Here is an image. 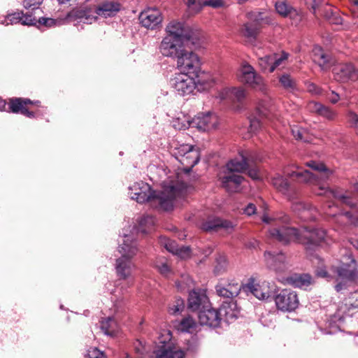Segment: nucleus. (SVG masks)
Returning <instances> with one entry per match:
<instances>
[{
	"mask_svg": "<svg viewBox=\"0 0 358 358\" xmlns=\"http://www.w3.org/2000/svg\"><path fill=\"white\" fill-rule=\"evenodd\" d=\"M183 189L179 185H169L161 192L153 190L143 181L136 182L129 188V195L138 203L150 202L151 206L169 211L173 208L174 200L182 195Z\"/></svg>",
	"mask_w": 358,
	"mask_h": 358,
	"instance_id": "1",
	"label": "nucleus"
},
{
	"mask_svg": "<svg viewBox=\"0 0 358 358\" xmlns=\"http://www.w3.org/2000/svg\"><path fill=\"white\" fill-rule=\"evenodd\" d=\"M271 220H274L275 227L268 230L269 236L283 245H288L292 242L300 243L301 241V228L297 229L287 225L289 217L285 214L271 218L267 215L262 217V221L264 223L269 224Z\"/></svg>",
	"mask_w": 358,
	"mask_h": 358,
	"instance_id": "2",
	"label": "nucleus"
},
{
	"mask_svg": "<svg viewBox=\"0 0 358 358\" xmlns=\"http://www.w3.org/2000/svg\"><path fill=\"white\" fill-rule=\"evenodd\" d=\"M123 243L119 245L118 252L121 255L116 259L115 269L120 279L126 280L131 275L135 264L132 259L138 252V244L127 235H124Z\"/></svg>",
	"mask_w": 358,
	"mask_h": 358,
	"instance_id": "3",
	"label": "nucleus"
},
{
	"mask_svg": "<svg viewBox=\"0 0 358 358\" xmlns=\"http://www.w3.org/2000/svg\"><path fill=\"white\" fill-rule=\"evenodd\" d=\"M166 36H171L182 42L189 43L192 48L198 50L202 47L203 36L201 33L185 24L177 20L171 21L166 27Z\"/></svg>",
	"mask_w": 358,
	"mask_h": 358,
	"instance_id": "4",
	"label": "nucleus"
},
{
	"mask_svg": "<svg viewBox=\"0 0 358 358\" xmlns=\"http://www.w3.org/2000/svg\"><path fill=\"white\" fill-rule=\"evenodd\" d=\"M248 21L244 22L240 28L241 35L249 42H255L263 25L273 24V17L262 11H250L245 15Z\"/></svg>",
	"mask_w": 358,
	"mask_h": 358,
	"instance_id": "5",
	"label": "nucleus"
},
{
	"mask_svg": "<svg viewBox=\"0 0 358 358\" xmlns=\"http://www.w3.org/2000/svg\"><path fill=\"white\" fill-rule=\"evenodd\" d=\"M306 166L310 167L313 171H317V173H313L308 170L292 171L291 172L284 171L286 177L289 178H296L300 182L313 183L317 182L319 179L327 180L332 175L333 172L328 169L323 163L317 162L315 161H310L306 163Z\"/></svg>",
	"mask_w": 358,
	"mask_h": 358,
	"instance_id": "6",
	"label": "nucleus"
},
{
	"mask_svg": "<svg viewBox=\"0 0 358 358\" xmlns=\"http://www.w3.org/2000/svg\"><path fill=\"white\" fill-rule=\"evenodd\" d=\"M196 78L195 76L180 72L171 78L170 85L178 95L188 96L194 94L196 88L200 91L199 85H203Z\"/></svg>",
	"mask_w": 358,
	"mask_h": 358,
	"instance_id": "7",
	"label": "nucleus"
},
{
	"mask_svg": "<svg viewBox=\"0 0 358 358\" xmlns=\"http://www.w3.org/2000/svg\"><path fill=\"white\" fill-rule=\"evenodd\" d=\"M238 78L241 83L248 85L254 90L264 94L267 93L268 87L264 78L258 74L255 69L249 64H243L238 73Z\"/></svg>",
	"mask_w": 358,
	"mask_h": 358,
	"instance_id": "8",
	"label": "nucleus"
},
{
	"mask_svg": "<svg viewBox=\"0 0 358 358\" xmlns=\"http://www.w3.org/2000/svg\"><path fill=\"white\" fill-rule=\"evenodd\" d=\"M326 231L322 229L307 227L301 228V241L300 243L305 246L307 253L313 255L316 248L323 243L327 242Z\"/></svg>",
	"mask_w": 358,
	"mask_h": 358,
	"instance_id": "9",
	"label": "nucleus"
},
{
	"mask_svg": "<svg viewBox=\"0 0 358 358\" xmlns=\"http://www.w3.org/2000/svg\"><path fill=\"white\" fill-rule=\"evenodd\" d=\"M176 65L180 72L199 76L201 71V62L197 54L193 51L185 49L180 52L176 58Z\"/></svg>",
	"mask_w": 358,
	"mask_h": 358,
	"instance_id": "10",
	"label": "nucleus"
},
{
	"mask_svg": "<svg viewBox=\"0 0 358 358\" xmlns=\"http://www.w3.org/2000/svg\"><path fill=\"white\" fill-rule=\"evenodd\" d=\"M274 109L272 100L270 98L266 97L259 101L256 110L258 117H250L249 131L252 134L256 133L262 127L260 118L270 119Z\"/></svg>",
	"mask_w": 358,
	"mask_h": 358,
	"instance_id": "11",
	"label": "nucleus"
},
{
	"mask_svg": "<svg viewBox=\"0 0 358 358\" xmlns=\"http://www.w3.org/2000/svg\"><path fill=\"white\" fill-rule=\"evenodd\" d=\"M274 301L278 310L292 312L299 306V299L295 292L285 289L275 295Z\"/></svg>",
	"mask_w": 358,
	"mask_h": 358,
	"instance_id": "12",
	"label": "nucleus"
},
{
	"mask_svg": "<svg viewBox=\"0 0 358 358\" xmlns=\"http://www.w3.org/2000/svg\"><path fill=\"white\" fill-rule=\"evenodd\" d=\"M141 24L148 29H157L162 25L163 15L156 7L147 8L141 12L139 17Z\"/></svg>",
	"mask_w": 358,
	"mask_h": 358,
	"instance_id": "13",
	"label": "nucleus"
},
{
	"mask_svg": "<svg viewBox=\"0 0 358 358\" xmlns=\"http://www.w3.org/2000/svg\"><path fill=\"white\" fill-rule=\"evenodd\" d=\"M242 287V285L234 279H222L215 285V289L219 296L233 299L239 294Z\"/></svg>",
	"mask_w": 358,
	"mask_h": 358,
	"instance_id": "14",
	"label": "nucleus"
},
{
	"mask_svg": "<svg viewBox=\"0 0 358 358\" xmlns=\"http://www.w3.org/2000/svg\"><path fill=\"white\" fill-rule=\"evenodd\" d=\"M345 262L336 268V273L339 278L342 280H358V265L356 260L352 255L345 257Z\"/></svg>",
	"mask_w": 358,
	"mask_h": 358,
	"instance_id": "15",
	"label": "nucleus"
},
{
	"mask_svg": "<svg viewBox=\"0 0 358 358\" xmlns=\"http://www.w3.org/2000/svg\"><path fill=\"white\" fill-rule=\"evenodd\" d=\"M180 41L171 36H165L159 46V52L166 57L176 59L183 50Z\"/></svg>",
	"mask_w": 358,
	"mask_h": 358,
	"instance_id": "16",
	"label": "nucleus"
},
{
	"mask_svg": "<svg viewBox=\"0 0 358 358\" xmlns=\"http://www.w3.org/2000/svg\"><path fill=\"white\" fill-rule=\"evenodd\" d=\"M216 116L210 112L199 114L192 121L188 122V126L184 127H195L201 131H207L214 129L217 125Z\"/></svg>",
	"mask_w": 358,
	"mask_h": 358,
	"instance_id": "17",
	"label": "nucleus"
},
{
	"mask_svg": "<svg viewBox=\"0 0 358 358\" xmlns=\"http://www.w3.org/2000/svg\"><path fill=\"white\" fill-rule=\"evenodd\" d=\"M210 301L206 294V291L202 289H193L189 293L188 308L192 311H200L201 310L210 307Z\"/></svg>",
	"mask_w": 358,
	"mask_h": 358,
	"instance_id": "18",
	"label": "nucleus"
},
{
	"mask_svg": "<svg viewBox=\"0 0 358 358\" xmlns=\"http://www.w3.org/2000/svg\"><path fill=\"white\" fill-rule=\"evenodd\" d=\"M334 77L340 83L356 80L358 78V70L350 63L340 64L333 69Z\"/></svg>",
	"mask_w": 358,
	"mask_h": 358,
	"instance_id": "19",
	"label": "nucleus"
},
{
	"mask_svg": "<svg viewBox=\"0 0 358 358\" xmlns=\"http://www.w3.org/2000/svg\"><path fill=\"white\" fill-rule=\"evenodd\" d=\"M198 318L201 326L211 328L218 327L221 322L219 311L213 308L210 304L209 308H203L198 312Z\"/></svg>",
	"mask_w": 358,
	"mask_h": 358,
	"instance_id": "20",
	"label": "nucleus"
},
{
	"mask_svg": "<svg viewBox=\"0 0 358 358\" xmlns=\"http://www.w3.org/2000/svg\"><path fill=\"white\" fill-rule=\"evenodd\" d=\"M33 103L38 106L40 101L33 102L29 99L15 98L10 100L9 108L13 113H20L28 117L32 118L35 117V113L29 111L25 108V106Z\"/></svg>",
	"mask_w": 358,
	"mask_h": 358,
	"instance_id": "21",
	"label": "nucleus"
},
{
	"mask_svg": "<svg viewBox=\"0 0 358 358\" xmlns=\"http://www.w3.org/2000/svg\"><path fill=\"white\" fill-rule=\"evenodd\" d=\"M121 9V4L117 1H104L95 8V13L103 18L115 16Z\"/></svg>",
	"mask_w": 358,
	"mask_h": 358,
	"instance_id": "22",
	"label": "nucleus"
},
{
	"mask_svg": "<svg viewBox=\"0 0 358 358\" xmlns=\"http://www.w3.org/2000/svg\"><path fill=\"white\" fill-rule=\"evenodd\" d=\"M220 228L227 230H232L234 225L231 222L226 220H222L217 217H210L201 224V229L207 232L217 231Z\"/></svg>",
	"mask_w": 358,
	"mask_h": 358,
	"instance_id": "23",
	"label": "nucleus"
},
{
	"mask_svg": "<svg viewBox=\"0 0 358 358\" xmlns=\"http://www.w3.org/2000/svg\"><path fill=\"white\" fill-rule=\"evenodd\" d=\"M243 177L236 173H229L221 178V183L223 188L229 193L236 192L238 190Z\"/></svg>",
	"mask_w": 358,
	"mask_h": 358,
	"instance_id": "24",
	"label": "nucleus"
},
{
	"mask_svg": "<svg viewBox=\"0 0 358 358\" xmlns=\"http://www.w3.org/2000/svg\"><path fill=\"white\" fill-rule=\"evenodd\" d=\"M267 266L275 271H278L282 268L285 262V255L282 252L273 253L269 251H266L264 254Z\"/></svg>",
	"mask_w": 358,
	"mask_h": 358,
	"instance_id": "25",
	"label": "nucleus"
},
{
	"mask_svg": "<svg viewBox=\"0 0 358 358\" xmlns=\"http://www.w3.org/2000/svg\"><path fill=\"white\" fill-rule=\"evenodd\" d=\"M287 281L292 286L305 290L313 283V279L308 273L293 274L287 278Z\"/></svg>",
	"mask_w": 358,
	"mask_h": 358,
	"instance_id": "26",
	"label": "nucleus"
},
{
	"mask_svg": "<svg viewBox=\"0 0 358 358\" xmlns=\"http://www.w3.org/2000/svg\"><path fill=\"white\" fill-rule=\"evenodd\" d=\"M308 108L311 112L315 113L329 120H333L336 117L335 111L319 102L310 101L308 103Z\"/></svg>",
	"mask_w": 358,
	"mask_h": 358,
	"instance_id": "27",
	"label": "nucleus"
},
{
	"mask_svg": "<svg viewBox=\"0 0 358 358\" xmlns=\"http://www.w3.org/2000/svg\"><path fill=\"white\" fill-rule=\"evenodd\" d=\"M226 166L229 173H235L236 172L242 173L247 170L248 164L246 157L242 153H240L239 158L231 159Z\"/></svg>",
	"mask_w": 358,
	"mask_h": 358,
	"instance_id": "28",
	"label": "nucleus"
},
{
	"mask_svg": "<svg viewBox=\"0 0 358 358\" xmlns=\"http://www.w3.org/2000/svg\"><path fill=\"white\" fill-rule=\"evenodd\" d=\"M271 182L273 187L279 192L285 195L289 194L291 184L286 177L276 173L271 178Z\"/></svg>",
	"mask_w": 358,
	"mask_h": 358,
	"instance_id": "29",
	"label": "nucleus"
},
{
	"mask_svg": "<svg viewBox=\"0 0 358 358\" xmlns=\"http://www.w3.org/2000/svg\"><path fill=\"white\" fill-rule=\"evenodd\" d=\"M320 192L317 193L319 195L329 194L333 196L335 199H338L341 203L346 204L350 208H355L357 206L356 203L354 202L349 196L340 193L338 191L332 190L327 187H320Z\"/></svg>",
	"mask_w": 358,
	"mask_h": 358,
	"instance_id": "30",
	"label": "nucleus"
},
{
	"mask_svg": "<svg viewBox=\"0 0 358 358\" xmlns=\"http://www.w3.org/2000/svg\"><path fill=\"white\" fill-rule=\"evenodd\" d=\"M74 17L78 20V22L84 24H92L96 22L98 18V15H96L95 10L93 11L89 8H80L76 10Z\"/></svg>",
	"mask_w": 358,
	"mask_h": 358,
	"instance_id": "31",
	"label": "nucleus"
},
{
	"mask_svg": "<svg viewBox=\"0 0 358 358\" xmlns=\"http://www.w3.org/2000/svg\"><path fill=\"white\" fill-rule=\"evenodd\" d=\"M313 61L317 63L322 71H325L329 66L331 57L325 54L320 46H315L313 50Z\"/></svg>",
	"mask_w": 358,
	"mask_h": 358,
	"instance_id": "32",
	"label": "nucleus"
},
{
	"mask_svg": "<svg viewBox=\"0 0 358 358\" xmlns=\"http://www.w3.org/2000/svg\"><path fill=\"white\" fill-rule=\"evenodd\" d=\"M243 288L260 300H268L271 297V292L268 290L263 291L259 285L254 283L252 279H250Z\"/></svg>",
	"mask_w": 358,
	"mask_h": 358,
	"instance_id": "33",
	"label": "nucleus"
},
{
	"mask_svg": "<svg viewBox=\"0 0 358 358\" xmlns=\"http://www.w3.org/2000/svg\"><path fill=\"white\" fill-rule=\"evenodd\" d=\"M156 223V219L151 215H144L138 221L137 231L143 234H146L154 230Z\"/></svg>",
	"mask_w": 358,
	"mask_h": 358,
	"instance_id": "34",
	"label": "nucleus"
},
{
	"mask_svg": "<svg viewBox=\"0 0 358 358\" xmlns=\"http://www.w3.org/2000/svg\"><path fill=\"white\" fill-rule=\"evenodd\" d=\"M155 353V358H185V352L182 350H173L170 347L159 349Z\"/></svg>",
	"mask_w": 358,
	"mask_h": 358,
	"instance_id": "35",
	"label": "nucleus"
},
{
	"mask_svg": "<svg viewBox=\"0 0 358 358\" xmlns=\"http://www.w3.org/2000/svg\"><path fill=\"white\" fill-rule=\"evenodd\" d=\"M178 155L180 157H184L186 155H191L192 157H196L195 161L193 162V164H197L199 162V155L198 151L194 148V147L192 145L189 144H183L178 148Z\"/></svg>",
	"mask_w": 358,
	"mask_h": 358,
	"instance_id": "36",
	"label": "nucleus"
},
{
	"mask_svg": "<svg viewBox=\"0 0 358 358\" xmlns=\"http://www.w3.org/2000/svg\"><path fill=\"white\" fill-rule=\"evenodd\" d=\"M115 328L116 322L112 317H108L101 321V329L106 335H114Z\"/></svg>",
	"mask_w": 358,
	"mask_h": 358,
	"instance_id": "37",
	"label": "nucleus"
},
{
	"mask_svg": "<svg viewBox=\"0 0 358 358\" xmlns=\"http://www.w3.org/2000/svg\"><path fill=\"white\" fill-rule=\"evenodd\" d=\"M279 82L282 87L289 92L294 91L296 88V83L290 75L285 73L279 78Z\"/></svg>",
	"mask_w": 358,
	"mask_h": 358,
	"instance_id": "38",
	"label": "nucleus"
},
{
	"mask_svg": "<svg viewBox=\"0 0 358 358\" xmlns=\"http://www.w3.org/2000/svg\"><path fill=\"white\" fill-rule=\"evenodd\" d=\"M22 17V11L8 13L6 16L3 17L1 24L8 26L9 24L20 23Z\"/></svg>",
	"mask_w": 358,
	"mask_h": 358,
	"instance_id": "39",
	"label": "nucleus"
},
{
	"mask_svg": "<svg viewBox=\"0 0 358 358\" xmlns=\"http://www.w3.org/2000/svg\"><path fill=\"white\" fill-rule=\"evenodd\" d=\"M195 322L190 317L182 319L178 326V329L182 332H191V329L195 327Z\"/></svg>",
	"mask_w": 358,
	"mask_h": 358,
	"instance_id": "40",
	"label": "nucleus"
},
{
	"mask_svg": "<svg viewBox=\"0 0 358 358\" xmlns=\"http://www.w3.org/2000/svg\"><path fill=\"white\" fill-rule=\"evenodd\" d=\"M292 133L296 140L303 142L310 141L307 131L303 128L295 126L292 129Z\"/></svg>",
	"mask_w": 358,
	"mask_h": 358,
	"instance_id": "41",
	"label": "nucleus"
},
{
	"mask_svg": "<svg viewBox=\"0 0 358 358\" xmlns=\"http://www.w3.org/2000/svg\"><path fill=\"white\" fill-rule=\"evenodd\" d=\"M155 268L164 276L169 277L172 273V271L167 262L163 259L157 260L155 262Z\"/></svg>",
	"mask_w": 358,
	"mask_h": 358,
	"instance_id": "42",
	"label": "nucleus"
},
{
	"mask_svg": "<svg viewBox=\"0 0 358 358\" xmlns=\"http://www.w3.org/2000/svg\"><path fill=\"white\" fill-rule=\"evenodd\" d=\"M317 212L315 207L310 204L303 213L299 216L304 221L314 220L316 218Z\"/></svg>",
	"mask_w": 358,
	"mask_h": 358,
	"instance_id": "43",
	"label": "nucleus"
},
{
	"mask_svg": "<svg viewBox=\"0 0 358 358\" xmlns=\"http://www.w3.org/2000/svg\"><path fill=\"white\" fill-rule=\"evenodd\" d=\"M271 56L273 57V61H272V66L270 67V73L273 72L277 67H278L282 62L287 59L289 57V54L282 52V55L280 57H278L277 54L271 55Z\"/></svg>",
	"mask_w": 358,
	"mask_h": 358,
	"instance_id": "44",
	"label": "nucleus"
},
{
	"mask_svg": "<svg viewBox=\"0 0 358 358\" xmlns=\"http://www.w3.org/2000/svg\"><path fill=\"white\" fill-rule=\"evenodd\" d=\"M275 8L278 14L283 17H287V15H289V10H291L293 7L285 1H277L275 3Z\"/></svg>",
	"mask_w": 358,
	"mask_h": 358,
	"instance_id": "45",
	"label": "nucleus"
},
{
	"mask_svg": "<svg viewBox=\"0 0 358 358\" xmlns=\"http://www.w3.org/2000/svg\"><path fill=\"white\" fill-rule=\"evenodd\" d=\"M272 61H273V57L270 55H266L259 59V65L262 71H268L270 73V67L272 66Z\"/></svg>",
	"mask_w": 358,
	"mask_h": 358,
	"instance_id": "46",
	"label": "nucleus"
},
{
	"mask_svg": "<svg viewBox=\"0 0 358 358\" xmlns=\"http://www.w3.org/2000/svg\"><path fill=\"white\" fill-rule=\"evenodd\" d=\"M183 1L189 10L196 13L203 8V2L199 0H183Z\"/></svg>",
	"mask_w": 358,
	"mask_h": 358,
	"instance_id": "47",
	"label": "nucleus"
},
{
	"mask_svg": "<svg viewBox=\"0 0 358 358\" xmlns=\"http://www.w3.org/2000/svg\"><path fill=\"white\" fill-rule=\"evenodd\" d=\"M287 17H289L292 20V24L297 26L303 19V13L292 8L291 10H289V15H287Z\"/></svg>",
	"mask_w": 358,
	"mask_h": 358,
	"instance_id": "48",
	"label": "nucleus"
},
{
	"mask_svg": "<svg viewBox=\"0 0 358 358\" xmlns=\"http://www.w3.org/2000/svg\"><path fill=\"white\" fill-rule=\"evenodd\" d=\"M230 93L239 102L243 101L246 96V91L243 87H233L230 89Z\"/></svg>",
	"mask_w": 358,
	"mask_h": 358,
	"instance_id": "49",
	"label": "nucleus"
},
{
	"mask_svg": "<svg viewBox=\"0 0 358 358\" xmlns=\"http://www.w3.org/2000/svg\"><path fill=\"white\" fill-rule=\"evenodd\" d=\"M162 243L164 245L165 248L171 253L175 255L179 245L174 241L164 238Z\"/></svg>",
	"mask_w": 358,
	"mask_h": 358,
	"instance_id": "50",
	"label": "nucleus"
},
{
	"mask_svg": "<svg viewBox=\"0 0 358 358\" xmlns=\"http://www.w3.org/2000/svg\"><path fill=\"white\" fill-rule=\"evenodd\" d=\"M191 250L188 246H179L175 255H177L180 259H187L190 257Z\"/></svg>",
	"mask_w": 358,
	"mask_h": 358,
	"instance_id": "51",
	"label": "nucleus"
},
{
	"mask_svg": "<svg viewBox=\"0 0 358 358\" xmlns=\"http://www.w3.org/2000/svg\"><path fill=\"white\" fill-rule=\"evenodd\" d=\"M331 15H327V21L333 24H341L343 23V18L338 13V10H336V13H331Z\"/></svg>",
	"mask_w": 358,
	"mask_h": 358,
	"instance_id": "52",
	"label": "nucleus"
},
{
	"mask_svg": "<svg viewBox=\"0 0 358 358\" xmlns=\"http://www.w3.org/2000/svg\"><path fill=\"white\" fill-rule=\"evenodd\" d=\"M43 1V0H24L23 6L26 9L36 10Z\"/></svg>",
	"mask_w": 358,
	"mask_h": 358,
	"instance_id": "53",
	"label": "nucleus"
},
{
	"mask_svg": "<svg viewBox=\"0 0 358 358\" xmlns=\"http://www.w3.org/2000/svg\"><path fill=\"white\" fill-rule=\"evenodd\" d=\"M309 205L310 203H305L303 201H297L292 204V209L298 213L299 216H300Z\"/></svg>",
	"mask_w": 358,
	"mask_h": 358,
	"instance_id": "54",
	"label": "nucleus"
},
{
	"mask_svg": "<svg viewBox=\"0 0 358 358\" xmlns=\"http://www.w3.org/2000/svg\"><path fill=\"white\" fill-rule=\"evenodd\" d=\"M37 22L36 17H33L32 15L24 14L22 12V17L21 18L20 23L23 25H34Z\"/></svg>",
	"mask_w": 358,
	"mask_h": 358,
	"instance_id": "55",
	"label": "nucleus"
},
{
	"mask_svg": "<svg viewBox=\"0 0 358 358\" xmlns=\"http://www.w3.org/2000/svg\"><path fill=\"white\" fill-rule=\"evenodd\" d=\"M38 22L40 25H43L47 27H52L57 24V20L50 17H40Z\"/></svg>",
	"mask_w": 358,
	"mask_h": 358,
	"instance_id": "56",
	"label": "nucleus"
},
{
	"mask_svg": "<svg viewBox=\"0 0 358 358\" xmlns=\"http://www.w3.org/2000/svg\"><path fill=\"white\" fill-rule=\"evenodd\" d=\"M203 6H210L214 8H218L224 6V2L222 0H206L203 1Z\"/></svg>",
	"mask_w": 358,
	"mask_h": 358,
	"instance_id": "57",
	"label": "nucleus"
},
{
	"mask_svg": "<svg viewBox=\"0 0 358 358\" xmlns=\"http://www.w3.org/2000/svg\"><path fill=\"white\" fill-rule=\"evenodd\" d=\"M87 358H103V354L96 348H92L87 350Z\"/></svg>",
	"mask_w": 358,
	"mask_h": 358,
	"instance_id": "58",
	"label": "nucleus"
},
{
	"mask_svg": "<svg viewBox=\"0 0 358 358\" xmlns=\"http://www.w3.org/2000/svg\"><path fill=\"white\" fill-rule=\"evenodd\" d=\"M183 308V301L178 299L176 301V305L169 307V312L170 314L175 315L180 313Z\"/></svg>",
	"mask_w": 358,
	"mask_h": 358,
	"instance_id": "59",
	"label": "nucleus"
},
{
	"mask_svg": "<svg viewBox=\"0 0 358 358\" xmlns=\"http://www.w3.org/2000/svg\"><path fill=\"white\" fill-rule=\"evenodd\" d=\"M348 122L358 131V115L352 111L348 113Z\"/></svg>",
	"mask_w": 358,
	"mask_h": 358,
	"instance_id": "60",
	"label": "nucleus"
},
{
	"mask_svg": "<svg viewBox=\"0 0 358 358\" xmlns=\"http://www.w3.org/2000/svg\"><path fill=\"white\" fill-rule=\"evenodd\" d=\"M217 265L215 268V273L219 274L222 270L227 265V262L224 257H220L217 259Z\"/></svg>",
	"mask_w": 358,
	"mask_h": 358,
	"instance_id": "61",
	"label": "nucleus"
},
{
	"mask_svg": "<svg viewBox=\"0 0 358 358\" xmlns=\"http://www.w3.org/2000/svg\"><path fill=\"white\" fill-rule=\"evenodd\" d=\"M196 159V157H192V155H185L184 157H182L179 159V161L182 164H187V166H189L190 168H192L194 167L196 164H193V162L195 161Z\"/></svg>",
	"mask_w": 358,
	"mask_h": 358,
	"instance_id": "62",
	"label": "nucleus"
},
{
	"mask_svg": "<svg viewBox=\"0 0 358 358\" xmlns=\"http://www.w3.org/2000/svg\"><path fill=\"white\" fill-rule=\"evenodd\" d=\"M257 208L255 204L250 203L247 205L245 208L243 209V213L248 215L251 216L256 213Z\"/></svg>",
	"mask_w": 358,
	"mask_h": 358,
	"instance_id": "63",
	"label": "nucleus"
},
{
	"mask_svg": "<svg viewBox=\"0 0 358 358\" xmlns=\"http://www.w3.org/2000/svg\"><path fill=\"white\" fill-rule=\"evenodd\" d=\"M348 280H342L337 277L336 281L338 282L337 284L335 285V289L336 292H339L342 290L345 289L346 288V281Z\"/></svg>",
	"mask_w": 358,
	"mask_h": 358,
	"instance_id": "64",
	"label": "nucleus"
}]
</instances>
